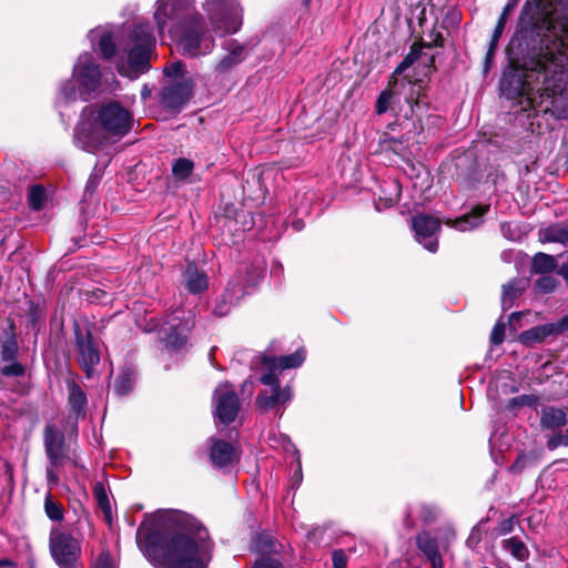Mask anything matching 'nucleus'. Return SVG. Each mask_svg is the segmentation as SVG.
<instances>
[{
  "mask_svg": "<svg viewBox=\"0 0 568 568\" xmlns=\"http://www.w3.org/2000/svg\"><path fill=\"white\" fill-rule=\"evenodd\" d=\"M562 40H554L541 48L537 59L521 69L504 73L501 93L507 99H519L523 110L540 106L542 99L561 95L568 87V55Z\"/></svg>",
  "mask_w": 568,
  "mask_h": 568,
  "instance_id": "nucleus-1",
  "label": "nucleus"
},
{
  "mask_svg": "<svg viewBox=\"0 0 568 568\" xmlns=\"http://www.w3.org/2000/svg\"><path fill=\"white\" fill-rule=\"evenodd\" d=\"M154 530L169 536L162 545L152 546L148 555L156 568H206L212 557L209 532L192 516L176 511H159L153 516Z\"/></svg>",
  "mask_w": 568,
  "mask_h": 568,
  "instance_id": "nucleus-2",
  "label": "nucleus"
},
{
  "mask_svg": "<svg viewBox=\"0 0 568 568\" xmlns=\"http://www.w3.org/2000/svg\"><path fill=\"white\" fill-rule=\"evenodd\" d=\"M153 19L160 36L168 30L182 54L196 58L214 48V39L205 30L192 0H158Z\"/></svg>",
  "mask_w": 568,
  "mask_h": 568,
  "instance_id": "nucleus-3",
  "label": "nucleus"
},
{
  "mask_svg": "<svg viewBox=\"0 0 568 568\" xmlns=\"http://www.w3.org/2000/svg\"><path fill=\"white\" fill-rule=\"evenodd\" d=\"M132 114L118 102H109L95 108H87L74 130L78 148L98 152L109 136L122 138L131 130Z\"/></svg>",
  "mask_w": 568,
  "mask_h": 568,
  "instance_id": "nucleus-4",
  "label": "nucleus"
},
{
  "mask_svg": "<svg viewBox=\"0 0 568 568\" xmlns=\"http://www.w3.org/2000/svg\"><path fill=\"white\" fill-rule=\"evenodd\" d=\"M115 82L112 73H102L94 57L88 52L78 57L72 78L60 88L59 97L65 102L88 100L104 91H112Z\"/></svg>",
  "mask_w": 568,
  "mask_h": 568,
  "instance_id": "nucleus-5",
  "label": "nucleus"
},
{
  "mask_svg": "<svg viewBox=\"0 0 568 568\" xmlns=\"http://www.w3.org/2000/svg\"><path fill=\"white\" fill-rule=\"evenodd\" d=\"M128 61H118L121 75L135 79L150 69V58L155 48V38L149 23L136 24L128 37Z\"/></svg>",
  "mask_w": 568,
  "mask_h": 568,
  "instance_id": "nucleus-6",
  "label": "nucleus"
},
{
  "mask_svg": "<svg viewBox=\"0 0 568 568\" xmlns=\"http://www.w3.org/2000/svg\"><path fill=\"white\" fill-rule=\"evenodd\" d=\"M43 446L48 459L45 473L49 487L59 484L60 473L69 463L74 467H83L75 453L69 450L63 432L54 423L44 426Z\"/></svg>",
  "mask_w": 568,
  "mask_h": 568,
  "instance_id": "nucleus-7",
  "label": "nucleus"
},
{
  "mask_svg": "<svg viewBox=\"0 0 568 568\" xmlns=\"http://www.w3.org/2000/svg\"><path fill=\"white\" fill-rule=\"evenodd\" d=\"M263 272L262 265H241L237 274L229 282L221 300L216 302L214 313L219 316L226 315L231 307L248 293V288L258 284Z\"/></svg>",
  "mask_w": 568,
  "mask_h": 568,
  "instance_id": "nucleus-8",
  "label": "nucleus"
},
{
  "mask_svg": "<svg viewBox=\"0 0 568 568\" xmlns=\"http://www.w3.org/2000/svg\"><path fill=\"white\" fill-rule=\"evenodd\" d=\"M205 10L217 34L235 33L242 24L236 0H206Z\"/></svg>",
  "mask_w": 568,
  "mask_h": 568,
  "instance_id": "nucleus-9",
  "label": "nucleus"
},
{
  "mask_svg": "<svg viewBox=\"0 0 568 568\" xmlns=\"http://www.w3.org/2000/svg\"><path fill=\"white\" fill-rule=\"evenodd\" d=\"M194 326V315L191 311L176 308L166 315L160 326L161 339L168 347L180 349L185 345L187 333Z\"/></svg>",
  "mask_w": 568,
  "mask_h": 568,
  "instance_id": "nucleus-10",
  "label": "nucleus"
},
{
  "mask_svg": "<svg viewBox=\"0 0 568 568\" xmlns=\"http://www.w3.org/2000/svg\"><path fill=\"white\" fill-rule=\"evenodd\" d=\"M50 554L60 568H75L81 556V544L71 534L53 527L49 538Z\"/></svg>",
  "mask_w": 568,
  "mask_h": 568,
  "instance_id": "nucleus-11",
  "label": "nucleus"
},
{
  "mask_svg": "<svg viewBox=\"0 0 568 568\" xmlns=\"http://www.w3.org/2000/svg\"><path fill=\"white\" fill-rule=\"evenodd\" d=\"M214 416L224 425L234 422L240 410V400L229 383L219 384L213 394Z\"/></svg>",
  "mask_w": 568,
  "mask_h": 568,
  "instance_id": "nucleus-12",
  "label": "nucleus"
},
{
  "mask_svg": "<svg viewBox=\"0 0 568 568\" xmlns=\"http://www.w3.org/2000/svg\"><path fill=\"white\" fill-rule=\"evenodd\" d=\"M261 383L270 386L271 389L263 390L256 397V406L262 410H270L277 404H286L293 397L291 387L286 386L283 389L280 388V381L273 372L264 373L261 378Z\"/></svg>",
  "mask_w": 568,
  "mask_h": 568,
  "instance_id": "nucleus-13",
  "label": "nucleus"
},
{
  "mask_svg": "<svg viewBox=\"0 0 568 568\" xmlns=\"http://www.w3.org/2000/svg\"><path fill=\"white\" fill-rule=\"evenodd\" d=\"M74 336L78 348V361L84 369L87 377H91L93 368L100 362V352L90 331L84 332L78 323L74 324Z\"/></svg>",
  "mask_w": 568,
  "mask_h": 568,
  "instance_id": "nucleus-14",
  "label": "nucleus"
},
{
  "mask_svg": "<svg viewBox=\"0 0 568 568\" xmlns=\"http://www.w3.org/2000/svg\"><path fill=\"white\" fill-rule=\"evenodd\" d=\"M415 239L427 251L435 253L438 248L437 234L440 231V221L427 214H417L412 220Z\"/></svg>",
  "mask_w": 568,
  "mask_h": 568,
  "instance_id": "nucleus-15",
  "label": "nucleus"
},
{
  "mask_svg": "<svg viewBox=\"0 0 568 568\" xmlns=\"http://www.w3.org/2000/svg\"><path fill=\"white\" fill-rule=\"evenodd\" d=\"M193 82L182 79L165 87L161 93L162 105L170 111H180L191 98Z\"/></svg>",
  "mask_w": 568,
  "mask_h": 568,
  "instance_id": "nucleus-16",
  "label": "nucleus"
},
{
  "mask_svg": "<svg viewBox=\"0 0 568 568\" xmlns=\"http://www.w3.org/2000/svg\"><path fill=\"white\" fill-rule=\"evenodd\" d=\"M225 54L222 55L214 65L216 75H223L231 72L246 57V48L235 40H227L223 44Z\"/></svg>",
  "mask_w": 568,
  "mask_h": 568,
  "instance_id": "nucleus-17",
  "label": "nucleus"
},
{
  "mask_svg": "<svg viewBox=\"0 0 568 568\" xmlns=\"http://www.w3.org/2000/svg\"><path fill=\"white\" fill-rule=\"evenodd\" d=\"M305 357V351L303 348H298L293 354L285 356H264L262 364L268 372H273L277 376V374L284 369L300 367L304 363Z\"/></svg>",
  "mask_w": 568,
  "mask_h": 568,
  "instance_id": "nucleus-18",
  "label": "nucleus"
},
{
  "mask_svg": "<svg viewBox=\"0 0 568 568\" xmlns=\"http://www.w3.org/2000/svg\"><path fill=\"white\" fill-rule=\"evenodd\" d=\"M210 458L214 466L225 467L237 459L235 448L227 442L221 439H212Z\"/></svg>",
  "mask_w": 568,
  "mask_h": 568,
  "instance_id": "nucleus-19",
  "label": "nucleus"
},
{
  "mask_svg": "<svg viewBox=\"0 0 568 568\" xmlns=\"http://www.w3.org/2000/svg\"><path fill=\"white\" fill-rule=\"evenodd\" d=\"M489 205H478L469 214H465L456 220H448L447 225L460 232H466L478 227L483 223V215L487 213Z\"/></svg>",
  "mask_w": 568,
  "mask_h": 568,
  "instance_id": "nucleus-20",
  "label": "nucleus"
},
{
  "mask_svg": "<svg viewBox=\"0 0 568 568\" xmlns=\"http://www.w3.org/2000/svg\"><path fill=\"white\" fill-rule=\"evenodd\" d=\"M67 389H68V404L70 406V410L78 418L85 414V408L88 404L87 395L80 387V385L73 379H67Z\"/></svg>",
  "mask_w": 568,
  "mask_h": 568,
  "instance_id": "nucleus-21",
  "label": "nucleus"
},
{
  "mask_svg": "<svg viewBox=\"0 0 568 568\" xmlns=\"http://www.w3.org/2000/svg\"><path fill=\"white\" fill-rule=\"evenodd\" d=\"M183 283L185 288L193 294L205 291L209 286V280L204 272L197 270L196 265L190 263L183 273Z\"/></svg>",
  "mask_w": 568,
  "mask_h": 568,
  "instance_id": "nucleus-22",
  "label": "nucleus"
},
{
  "mask_svg": "<svg viewBox=\"0 0 568 568\" xmlns=\"http://www.w3.org/2000/svg\"><path fill=\"white\" fill-rule=\"evenodd\" d=\"M88 37L93 45L98 43L99 49L105 59H110L111 57H113L115 51V44L109 32L104 31L101 28H98L91 30Z\"/></svg>",
  "mask_w": 568,
  "mask_h": 568,
  "instance_id": "nucleus-23",
  "label": "nucleus"
},
{
  "mask_svg": "<svg viewBox=\"0 0 568 568\" xmlns=\"http://www.w3.org/2000/svg\"><path fill=\"white\" fill-rule=\"evenodd\" d=\"M556 334L554 324H546L540 326H535L530 329L523 332L519 336V339L525 345H532L535 343H540L547 336Z\"/></svg>",
  "mask_w": 568,
  "mask_h": 568,
  "instance_id": "nucleus-24",
  "label": "nucleus"
},
{
  "mask_svg": "<svg viewBox=\"0 0 568 568\" xmlns=\"http://www.w3.org/2000/svg\"><path fill=\"white\" fill-rule=\"evenodd\" d=\"M540 241L568 244V223L549 226L539 234Z\"/></svg>",
  "mask_w": 568,
  "mask_h": 568,
  "instance_id": "nucleus-25",
  "label": "nucleus"
},
{
  "mask_svg": "<svg viewBox=\"0 0 568 568\" xmlns=\"http://www.w3.org/2000/svg\"><path fill=\"white\" fill-rule=\"evenodd\" d=\"M525 288L523 280H511L507 284L503 285L501 291V305L504 308H510L514 301L521 294Z\"/></svg>",
  "mask_w": 568,
  "mask_h": 568,
  "instance_id": "nucleus-26",
  "label": "nucleus"
},
{
  "mask_svg": "<svg viewBox=\"0 0 568 568\" xmlns=\"http://www.w3.org/2000/svg\"><path fill=\"white\" fill-rule=\"evenodd\" d=\"M567 422L566 413L558 408H545L542 409L540 423L544 428H558L565 425Z\"/></svg>",
  "mask_w": 568,
  "mask_h": 568,
  "instance_id": "nucleus-27",
  "label": "nucleus"
},
{
  "mask_svg": "<svg viewBox=\"0 0 568 568\" xmlns=\"http://www.w3.org/2000/svg\"><path fill=\"white\" fill-rule=\"evenodd\" d=\"M134 384L135 377L133 372L125 369L115 378L114 392L120 396L126 395L132 390Z\"/></svg>",
  "mask_w": 568,
  "mask_h": 568,
  "instance_id": "nucleus-28",
  "label": "nucleus"
},
{
  "mask_svg": "<svg viewBox=\"0 0 568 568\" xmlns=\"http://www.w3.org/2000/svg\"><path fill=\"white\" fill-rule=\"evenodd\" d=\"M504 544L505 549L516 559L524 561L529 557L528 548L518 537L508 538Z\"/></svg>",
  "mask_w": 568,
  "mask_h": 568,
  "instance_id": "nucleus-29",
  "label": "nucleus"
},
{
  "mask_svg": "<svg viewBox=\"0 0 568 568\" xmlns=\"http://www.w3.org/2000/svg\"><path fill=\"white\" fill-rule=\"evenodd\" d=\"M557 266V261L552 255L537 253L532 258V267L537 273H549Z\"/></svg>",
  "mask_w": 568,
  "mask_h": 568,
  "instance_id": "nucleus-30",
  "label": "nucleus"
},
{
  "mask_svg": "<svg viewBox=\"0 0 568 568\" xmlns=\"http://www.w3.org/2000/svg\"><path fill=\"white\" fill-rule=\"evenodd\" d=\"M417 546L427 556L429 560L434 558L438 560L440 554L438 551L437 544L427 534H423L417 537Z\"/></svg>",
  "mask_w": 568,
  "mask_h": 568,
  "instance_id": "nucleus-31",
  "label": "nucleus"
},
{
  "mask_svg": "<svg viewBox=\"0 0 568 568\" xmlns=\"http://www.w3.org/2000/svg\"><path fill=\"white\" fill-rule=\"evenodd\" d=\"M193 170V161L185 158L178 159L172 165V174L179 181L187 179Z\"/></svg>",
  "mask_w": 568,
  "mask_h": 568,
  "instance_id": "nucleus-32",
  "label": "nucleus"
},
{
  "mask_svg": "<svg viewBox=\"0 0 568 568\" xmlns=\"http://www.w3.org/2000/svg\"><path fill=\"white\" fill-rule=\"evenodd\" d=\"M18 353V344L12 331V326H10V334L6 341L1 344L0 349V361H10L14 359Z\"/></svg>",
  "mask_w": 568,
  "mask_h": 568,
  "instance_id": "nucleus-33",
  "label": "nucleus"
},
{
  "mask_svg": "<svg viewBox=\"0 0 568 568\" xmlns=\"http://www.w3.org/2000/svg\"><path fill=\"white\" fill-rule=\"evenodd\" d=\"M24 366L16 358L10 361H0V373L6 377H19L24 374Z\"/></svg>",
  "mask_w": 568,
  "mask_h": 568,
  "instance_id": "nucleus-34",
  "label": "nucleus"
},
{
  "mask_svg": "<svg viewBox=\"0 0 568 568\" xmlns=\"http://www.w3.org/2000/svg\"><path fill=\"white\" fill-rule=\"evenodd\" d=\"M93 495L99 507L103 510L105 516L109 517L111 515V505L105 486L102 483H95L93 487Z\"/></svg>",
  "mask_w": 568,
  "mask_h": 568,
  "instance_id": "nucleus-35",
  "label": "nucleus"
},
{
  "mask_svg": "<svg viewBox=\"0 0 568 568\" xmlns=\"http://www.w3.org/2000/svg\"><path fill=\"white\" fill-rule=\"evenodd\" d=\"M45 192L42 186L33 185L28 195L29 205L31 209L39 211L44 203Z\"/></svg>",
  "mask_w": 568,
  "mask_h": 568,
  "instance_id": "nucleus-36",
  "label": "nucleus"
},
{
  "mask_svg": "<svg viewBox=\"0 0 568 568\" xmlns=\"http://www.w3.org/2000/svg\"><path fill=\"white\" fill-rule=\"evenodd\" d=\"M44 510L47 516L54 521H60L63 518L62 506L51 499L50 496L45 498Z\"/></svg>",
  "mask_w": 568,
  "mask_h": 568,
  "instance_id": "nucleus-37",
  "label": "nucleus"
},
{
  "mask_svg": "<svg viewBox=\"0 0 568 568\" xmlns=\"http://www.w3.org/2000/svg\"><path fill=\"white\" fill-rule=\"evenodd\" d=\"M559 446H568V429L565 432L556 433L548 438V449L554 450Z\"/></svg>",
  "mask_w": 568,
  "mask_h": 568,
  "instance_id": "nucleus-38",
  "label": "nucleus"
},
{
  "mask_svg": "<svg viewBox=\"0 0 568 568\" xmlns=\"http://www.w3.org/2000/svg\"><path fill=\"white\" fill-rule=\"evenodd\" d=\"M556 285H557L556 278H554L550 275L541 276L536 282V288H537V291H539L541 293H548V292L554 291Z\"/></svg>",
  "mask_w": 568,
  "mask_h": 568,
  "instance_id": "nucleus-39",
  "label": "nucleus"
},
{
  "mask_svg": "<svg viewBox=\"0 0 568 568\" xmlns=\"http://www.w3.org/2000/svg\"><path fill=\"white\" fill-rule=\"evenodd\" d=\"M392 98H393V94L388 90H385L379 94L377 102H376V112L378 114H383L388 110V108L390 105Z\"/></svg>",
  "mask_w": 568,
  "mask_h": 568,
  "instance_id": "nucleus-40",
  "label": "nucleus"
},
{
  "mask_svg": "<svg viewBox=\"0 0 568 568\" xmlns=\"http://www.w3.org/2000/svg\"><path fill=\"white\" fill-rule=\"evenodd\" d=\"M164 74L172 79L182 78L184 74V64L180 61H175L164 68Z\"/></svg>",
  "mask_w": 568,
  "mask_h": 568,
  "instance_id": "nucleus-41",
  "label": "nucleus"
},
{
  "mask_svg": "<svg viewBox=\"0 0 568 568\" xmlns=\"http://www.w3.org/2000/svg\"><path fill=\"white\" fill-rule=\"evenodd\" d=\"M517 6V0H508L507 4L505 6L503 13L499 17V20L495 27V30L500 29V32H504L505 24L507 21L508 13Z\"/></svg>",
  "mask_w": 568,
  "mask_h": 568,
  "instance_id": "nucleus-42",
  "label": "nucleus"
},
{
  "mask_svg": "<svg viewBox=\"0 0 568 568\" xmlns=\"http://www.w3.org/2000/svg\"><path fill=\"white\" fill-rule=\"evenodd\" d=\"M505 338V324L501 321H498L491 332L490 341L493 344L499 345L504 342Z\"/></svg>",
  "mask_w": 568,
  "mask_h": 568,
  "instance_id": "nucleus-43",
  "label": "nucleus"
},
{
  "mask_svg": "<svg viewBox=\"0 0 568 568\" xmlns=\"http://www.w3.org/2000/svg\"><path fill=\"white\" fill-rule=\"evenodd\" d=\"M501 34L503 33L500 32V29L494 30V33H493L491 39H490L488 51L486 53V63L487 64L491 61V59H493V57L495 54V51L497 49L498 41H499Z\"/></svg>",
  "mask_w": 568,
  "mask_h": 568,
  "instance_id": "nucleus-44",
  "label": "nucleus"
},
{
  "mask_svg": "<svg viewBox=\"0 0 568 568\" xmlns=\"http://www.w3.org/2000/svg\"><path fill=\"white\" fill-rule=\"evenodd\" d=\"M252 568H283V566L275 558L263 557L257 559Z\"/></svg>",
  "mask_w": 568,
  "mask_h": 568,
  "instance_id": "nucleus-45",
  "label": "nucleus"
},
{
  "mask_svg": "<svg viewBox=\"0 0 568 568\" xmlns=\"http://www.w3.org/2000/svg\"><path fill=\"white\" fill-rule=\"evenodd\" d=\"M93 568H115V565L108 552H102L94 562Z\"/></svg>",
  "mask_w": 568,
  "mask_h": 568,
  "instance_id": "nucleus-46",
  "label": "nucleus"
},
{
  "mask_svg": "<svg viewBox=\"0 0 568 568\" xmlns=\"http://www.w3.org/2000/svg\"><path fill=\"white\" fill-rule=\"evenodd\" d=\"M101 176L98 173H92L87 182L84 194H93L100 183Z\"/></svg>",
  "mask_w": 568,
  "mask_h": 568,
  "instance_id": "nucleus-47",
  "label": "nucleus"
},
{
  "mask_svg": "<svg viewBox=\"0 0 568 568\" xmlns=\"http://www.w3.org/2000/svg\"><path fill=\"white\" fill-rule=\"evenodd\" d=\"M332 559L334 568H346V557L343 550H335L332 555Z\"/></svg>",
  "mask_w": 568,
  "mask_h": 568,
  "instance_id": "nucleus-48",
  "label": "nucleus"
},
{
  "mask_svg": "<svg viewBox=\"0 0 568 568\" xmlns=\"http://www.w3.org/2000/svg\"><path fill=\"white\" fill-rule=\"evenodd\" d=\"M415 62V58H412V54H407L405 59L397 65L395 69L394 75L402 74L407 68H409Z\"/></svg>",
  "mask_w": 568,
  "mask_h": 568,
  "instance_id": "nucleus-49",
  "label": "nucleus"
},
{
  "mask_svg": "<svg viewBox=\"0 0 568 568\" xmlns=\"http://www.w3.org/2000/svg\"><path fill=\"white\" fill-rule=\"evenodd\" d=\"M516 519L514 517L505 519L500 524V531L501 534L506 535L514 530Z\"/></svg>",
  "mask_w": 568,
  "mask_h": 568,
  "instance_id": "nucleus-50",
  "label": "nucleus"
},
{
  "mask_svg": "<svg viewBox=\"0 0 568 568\" xmlns=\"http://www.w3.org/2000/svg\"><path fill=\"white\" fill-rule=\"evenodd\" d=\"M556 334L565 333L568 331V315L561 318L558 323L554 324Z\"/></svg>",
  "mask_w": 568,
  "mask_h": 568,
  "instance_id": "nucleus-51",
  "label": "nucleus"
},
{
  "mask_svg": "<svg viewBox=\"0 0 568 568\" xmlns=\"http://www.w3.org/2000/svg\"><path fill=\"white\" fill-rule=\"evenodd\" d=\"M38 312H39L38 307L33 304H30L29 322L32 326H34L38 322V317H39Z\"/></svg>",
  "mask_w": 568,
  "mask_h": 568,
  "instance_id": "nucleus-52",
  "label": "nucleus"
},
{
  "mask_svg": "<svg viewBox=\"0 0 568 568\" xmlns=\"http://www.w3.org/2000/svg\"><path fill=\"white\" fill-rule=\"evenodd\" d=\"M528 404H529L528 396L515 397L509 402L510 407H515L518 405H528Z\"/></svg>",
  "mask_w": 568,
  "mask_h": 568,
  "instance_id": "nucleus-53",
  "label": "nucleus"
},
{
  "mask_svg": "<svg viewBox=\"0 0 568 568\" xmlns=\"http://www.w3.org/2000/svg\"><path fill=\"white\" fill-rule=\"evenodd\" d=\"M433 568H443V560L442 556L438 557V560L436 558L430 560Z\"/></svg>",
  "mask_w": 568,
  "mask_h": 568,
  "instance_id": "nucleus-54",
  "label": "nucleus"
},
{
  "mask_svg": "<svg viewBox=\"0 0 568 568\" xmlns=\"http://www.w3.org/2000/svg\"><path fill=\"white\" fill-rule=\"evenodd\" d=\"M248 388V392L250 394L252 393V388H253V384L251 381H246L243 386H242V390L245 392L246 389Z\"/></svg>",
  "mask_w": 568,
  "mask_h": 568,
  "instance_id": "nucleus-55",
  "label": "nucleus"
},
{
  "mask_svg": "<svg viewBox=\"0 0 568 568\" xmlns=\"http://www.w3.org/2000/svg\"><path fill=\"white\" fill-rule=\"evenodd\" d=\"M559 118L567 119L568 118V111H566V110L559 111Z\"/></svg>",
  "mask_w": 568,
  "mask_h": 568,
  "instance_id": "nucleus-56",
  "label": "nucleus"
},
{
  "mask_svg": "<svg viewBox=\"0 0 568 568\" xmlns=\"http://www.w3.org/2000/svg\"><path fill=\"white\" fill-rule=\"evenodd\" d=\"M141 94L143 99H146L148 95L150 94V91L146 88H144Z\"/></svg>",
  "mask_w": 568,
  "mask_h": 568,
  "instance_id": "nucleus-57",
  "label": "nucleus"
},
{
  "mask_svg": "<svg viewBox=\"0 0 568 568\" xmlns=\"http://www.w3.org/2000/svg\"><path fill=\"white\" fill-rule=\"evenodd\" d=\"M408 54H412V58H415V60L418 58V51L412 50Z\"/></svg>",
  "mask_w": 568,
  "mask_h": 568,
  "instance_id": "nucleus-58",
  "label": "nucleus"
},
{
  "mask_svg": "<svg viewBox=\"0 0 568 568\" xmlns=\"http://www.w3.org/2000/svg\"><path fill=\"white\" fill-rule=\"evenodd\" d=\"M519 467H521V459L520 458H518L516 460V463L514 464V468H519Z\"/></svg>",
  "mask_w": 568,
  "mask_h": 568,
  "instance_id": "nucleus-59",
  "label": "nucleus"
},
{
  "mask_svg": "<svg viewBox=\"0 0 568 568\" xmlns=\"http://www.w3.org/2000/svg\"><path fill=\"white\" fill-rule=\"evenodd\" d=\"M144 527H145V523H143V524L141 525V527L139 528V530H138V536H141V535H142V532H143V530H144Z\"/></svg>",
  "mask_w": 568,
  "mask_h": 568,
  "instance_id": "nucleus-60",
  "label": "nucleus"
},
{
  "mask_svg": "<svg viewBox=\"0 0 568 568\" xmlns=\"http://www.w3.org/2000/svg\"><path fill=\"white\" fill-rule=\"evenodd\" d=\"M393 202H394V200H393V199H388V200H387L386 205H392V204H393Z\"/></svg>",
  "mask_w": 568,
  "mask_h": 568,
  "instance_id": "nucleus-61",
  "label": "nucleus"
},
{
  "mask_svg": "<svg viewBox=\"0 0 568 568\" xmlns=\"http://www.w3.org/2000/svg\"><path fill=\"white\" fill-rule=\"evenodd\" d=\"M516 316H518V314L513 313V314H511V316H510V318L516 317Z\"/></svg>",
  "mask_w": 568,
  "mask_h": 568,
  "instance_id": "nucleus-62",
  "label": "nucleus"
}]
</instances>
